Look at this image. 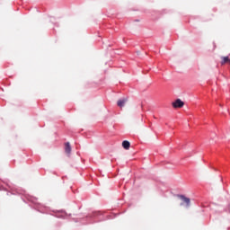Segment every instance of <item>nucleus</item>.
Segmentation results:
<instances>
[{"label":"nucleus","mask_w":230,"mask_h":230,"mask_svg":"<svg viewBox=\"0 0 230 230\" xmlns=\"http://www.w3.org/2000/svg\"><path fill=\"white\" fill-rule=\"evenodd\" d=\"M221 64L224 66V64H230V58L229 57H224Z\"/></svg>","instance_id":"obj_6"},{"label":"nucleus","mask_w":230,"mask_h":230,"mask_svg":"<svg viewBox=\"0 0 230 230\" xmlns=\"http://www.w3.org/2000/svg\"><path fill=\"white\" fill-rule=\"evenodd\" d=\"M173 109H182L184 107V102L181 99H177L175 102H172Z\"/></svg>","instance_id":"obj_1"},{"label":"nucleus","mask_w":230,"mask_h":230,"mask_svg":"<svg viewBox=\"0 0 230 230\" xmlns=\"http://www.w3.org/2000/svg\"><path fill=\"white\" fill-rule=\"evenodd\" d=\"M127 102H128V98H124V99L119 100L118 102H117V105H118V107H119L121 109V108L125 107V103Z\"/></svg>","instance_id":"obj_3"},{"label":"nucleus","mask_w":230,"mask_h":230,"mask_svg":"<svg viewBox=\"0 0 230 230\" xmlns=\"http://www.w3.org/2000/svg\"><path fill=\"white\" fill-rule=\"evenodd\" d=\"M178 197H179V199H181V200H182V202H184L186 204L187 208H190V200L189 198H187L184 195H179Z\"/></svg>","instance_id":"obj_2"},{"label":"nucleus","mask_w":230,"mask_h":230,"mask_svg":"<svg viewBox=\"0 0 230 230\" xmlns=\"http://www.w3.org/2000/svg\"><path fill=\"white\" fill-rule=\"evenodd\" d=\"M65 152L67 155H71V144L69 142L65 144Z\"/></svg>","instance_id":"obj_4"},{"label":"nucleus","mask_w":230,"mask_h":230,"mask_svg":"<svg viewBox=\"0 0 230 230\" xmlns=\"http://www.w3.org/2000/svg\"><path fill=\"white\" fill-rule=\"evenodd\" d=\"M122 146L123 148H125V150H128V148H130V142H128V140H124L122 142Z\"/></svg>","instance_id":"obj_5"}]
</instances>
